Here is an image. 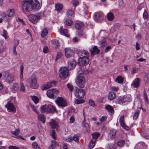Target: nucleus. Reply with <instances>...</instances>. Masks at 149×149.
Listing matches in <instances>:
<instances>
[{
  "mask_svg": "<svg viewBox=\"0 0 149 149\" xmlns=\"http://www.w3.org/2000/svg\"><path fill=\"white\" fill-rule=\"evenodd\" d=\"M22 8L24 12L30 11L36 9H39L40 6L39 1L37 0H26L22 2Z\"/></svg>",
  "mask_w": 149,
  "mask_h": 149,
  "instance_id": "1",
  "label": "nucleus"
},
{
  "mask_svg": "<svg viewBox=\"0 0 149 149\" xmlns=\"http://www.w3.org/2000/svg\"><path fill=\"white\" fill-rule=\"evenodd\" d=\"M76 82L79 88H83L84 87L86 81L82 74H79L78 75L76 80Z\"/></svg>",
  "mask_w": 149,
  "mask_h": 149,
  "instance_id": "2",
  "label": "nucleus"
},
{
  "mask_svg": "<svg viewBox=\"0 0 149 149\" xmlns=\"http://www.w3.org/2000/svg\"><path fill=\"white\" fill-rule=\"evenodd\" d=\"M27 82L29 83L30 87L33 89L37 88L38 87L37 78L34 75H32L30 78L27 79Z\"/></svg>",
  "mask_w": 149,
  "mask_h": 149,
  "instance_id": "3",
  "label": "nucleus"
},
{
  "mask_svg": "<svg viewBox=\"0 0 149 149\" xmlns=\"http://www.w3.org/2000/svg\"><path fill=\"white\" fill-rule=\"evenodd\" d=\"M59 77L61 79H66L69 74V71L68 68L65 67L61 68L59 71Z\"/></svg>",
  "mask_w": 149,
  "mask_h": 149,
  "instance_id": "4",
  "label": "nucleus"
},
{
  "mask_svg": "<svg viewBox=\"0 0 149 149\" xmlns=\"http://www.w3.org/2000/svg\"><path fill=\"white\" fill-rule=\"evenodd\" d=\"M74 95L76 97L78 98H82L84 97L85 94L84 90L80 89L76 87L74 90Z\"/></svg>",
  "mask_w": 149,
  "mask_h": 149,
  "instance_id": "5",
  "label": "nucleus"
},
{
  "mask_svg": "<svg viewBox=\"0 0 149 149\" xmlns=\"http://www.w3.org/2000/svg\"><path fill=\"white\" fill-rule=\"evenodd\" d=\"M89 59L88 56H84L80 57L78 59V63L79 66L83 67L88 64Z\"/></svg>",
  "mask_w": 149,
  "mask_h": 149,
  "instance_id": "6",
  "label": "nucleus"
},
{
  "mask_svg": "<svg viewBox=\"0 0 149 149\" xmlns=\"http://www.w3.org/2000/svg\"><path fill=\"white\" fill-rule=\"evenodd\" d=\"M58 93V91L56 89H51L47 91V94L49 97L54 99L56 97Z\"/></svg>",
  "mask_w": 149,
  "mask_h": 149,
  "instance_id": "7",
  "label": "nucleus"
},
{
  "mask_svg": "<svg viewBox=\"0 0 149 149\" xmlns=\"http://www.w3.org/2000/svg\"><path fill=\"white\" fill-rule=\"evenodd\" d=\"M55 102L59 107H64L67 105L66 101L61 97H58L55 100Z\"/></svg>",
  "mask_w": 149,
  "mask_h": 149,
  "instance_id": "8",
  "label": "nucleus"
},
{
  "mask_svg": "<svg viewBox=\"0 0 149 149\" xmlns=\"http://www.w3.org/2000/svg\"><path fill=\"white\" fill-rule=\"evenodd\" d=\"M104 19V14L101 12H96L94 14V19L97 22L102 21Z\"/></svg>",
  "mask_w": 149,
  "mask_h": 149,
  "instance_id": "9",
  "label": "nucleus"
},
{
  "mask_svg": "<svg viewBox=\"0 0 149 149\" xmlns=\"http://www.w3.org/2000/svg\"><path fill=\"white\" fill-rule=\"evenodd\" d=\"M65 54L67 58L72 57L74 55V51L70 48H65Z\"/></svg>",
  "mask_w": 149,
  "mask_h": 149,
  "instance_id": "10",
  "label": "nucleus"
},
{
  "mask_svg": "<svg viewBox=\"0 0 149 149\" xmlns=\"http://www.w3.org/2000/svg\"><path fill=\"white\" fill-rule=\"evenodd\" d=\"M56 83L57 81L54 80L48 82L47 84L43 85L42 87V90H46L52 87V84L54 85H56Z\"/></svg>",
  "mask_w": 149,
  "mask_h": 149,
  "instance_id": "11",
  "label": "nucleus"
},
{
  "mask_svg": "<svg viewBox=\"0 0 149 149\" xmlns=\"http://www.w3.org/2000/svg\"><path fill=\"white\" fill-rule=\"evenodd\" d=\"M5 107L7 109L9 112H12L15 113L16 112V108L13 104L9 102L5 105Z\"/></svg>",
  "mask_w": 149,
  "mask_h": 149,
  "instance_id": "12",
  "label": "nucleus"
},
{
  "mask_svg": "<svg viewBox=\"0 0 149 149\" xmlns=\"http://www.w3.org/2000/svg\"><path fill=\"white\" fill-rule=\"evenodd\" d=\"M90 51L91 52V56H93L96 54H99L100 50L96 46H94L92 47L90 49Z\"/></svg>",
  "mask_w": 149,
  "mask_h": 149,
  "instance_id": "13",
  "label": "nucleus"
},
{
  "mask_svg": "<svg viewBox=\"0 0 149 149\" xmlns=\"http://www.w3.org/2000/svg\"><path fill=\"white\" fill-rule=\"evenodd\" d=\"M129 99L127 97L118 98L116 100V102L120 104H123L126 102H129Z\"/></svg>",
  "mask_w": 149,
  "mask_h": 149,
  "instance_id": "14",
  "label": "nucleus"
},
{
  "mask_svg": "<svg viewBox=\"0 0 149 149\" xmlns=\"http://www.w3.org/2000/svg\"><path fill=\"white\" fill-rule=\"evenodd\" d=\"M140 82V79L137 78L133 81L131 84V86L134 88H137L139 86Z\"/></svg>",
  "mask_w": 149,
  "mask_h": 149,
  "instance_id": "15",
  "label": "nucleus"
},
{
  "mask_svg": "<svg viewBox=\"0 0 149 149\" xmlns=\"http://www.w3.org/2000/svg\"><path fill=\"white\" fill-rule=\"evenodd\" d=\"M39 18V16L34 15H31L30 16L29 19V21L33 24H35L37 22Z\"/></svg>",
  "mask_w": 149,
  "mask_h": 149,
  "instance_id": "16",
  "label": "nucleus"
},
{
  "mask_svg": "<svg viewBox=\"0 0 149 149\" xmlns=\"http://www.w3.org/2000/svg\"><path fill=\"white\" fill-rule=\"evenodd\" d=\"M116 131L114 129H112L111 130L109 134V136L111 139H114L116 136Z\"/></svg>",
  "mask_w": 149,
  "mask_h": 149,
  "instance_id": "17",
  "label": "nucleus"
},
{
  "mask_svg": "<svg viewBox=\"0 0 149 149\" xmlns=\"http://www.w3.org/2000/svg\"><path fill=\"white\" fill-rule=\"evenodd\" d=\"M60 32L61 34L67 37H68L69 36L67 30L66 29H64L62 26L60 28Z\"/></svg>",
  "mask_w": 149,
  "mask_h": 149,
  "instance_id": "18",
  "label": "nucleus"
},
{
  "mask_svg": "<svg viewBox=\"0 0 149 149\" xmlns=\"http://www.w3.org/2000/svg\"><path fill=\"white\" fill-rule=\"evenodd\" d=\"M49 123L52 129H55L57 126V124L56 121L54 119H52Z\"/></svg>",
  "mask_w": 149,
  "mask_h": 149,
  "instance_id": "19",
  "label": "nucleus"
},
{
  "mask_svg": "<svg viewBox=\"0 0 149 149\" xmlns=\"http://www.w3.org/2000/svg\"><path fill=\"white\" fill-rule=\"evenodd\" d=\"M49 112L53 113L54 112H57L56 109L53 106L48 105Z\"/></svg>",
  "mask_w": 149,
  "mask_h": 149,
  "instance_id": "20",
  "label": "nucleus"
},
{
  "mask_svg": "<svg viewBox=\"0 0 149 149\" xmlns=\"http://www.w3.org/2000/svg\"><path fill=\"white\" fill-rule=\"evenodd\" d=\"M40 111L41 112L44 113H48L49 112L48 110V105H43L42 106Z\"/></svg>",
  "mask_w": 149,
  "mask_h": 149,
  "instance_id": "21",
  "label": "nucleus"
},
{
  "mask_svg": "<svg viewBox=\"0 0 149 149\" xmlns=\"http://www.w3.org/2000/svg\"><path fill=\"white\" fill-rule=\"evenodd\" d=\"M58 145V143L54 140L52 141V144L49 147V149H53L56 147Z\"/></svg>",
  "mask_w": 149,
  "mask_h": 149,
  "instance_id": "22",
  "label": "nucleus"
},
{
  "mask_svg": "<svg viewBox=\"0 0 149 149\" xmlns=\"http://www.w3.org/2000/svg\"><path fill=\"white\" fill-rule=\"evenodd\" d=\"M79 56H89V53L85 51H79L78 52Z\"/></svg>",
  "mask_w": 149,
  "mask_h": 149,
  "instance_id": "23",
  "label": "nucleus"
},
{
  "mask_svg": "<svg viewBox=\"0 0 149 149\" xmlns=\"http://www.w3.org/2000/svg\"><path fill=\"white\" fill-rule=\"evenodd\" d=\"M107 17L109 21L113 20L114 18V15L111 12H110L107 14Z\"/></svg>",
  "mask_w": 149,
  "mask_h": 149,
  "instance_id": "24",
  "label": "nucleus"
},
{
  "mask_svg": "<svg viewBox=\"0 0 149 149\" xmlns=\"http://www.w3.org/2000/svg\"><path fill=\"white\" fill-rule=\"evenodd\" d=\"M105 109L109 112L113 114L114 112V110L112 107L110 105H108L106 106Z\"/></svg>",
  "mask_w": 149,
  "mask_h": 149,
  "instance_id": "25",
  "label": "nucleus"
},
{
  "mask_svg": "<svg viewBox=\"0 0 149 149\" xmlns=\"http://www.w3.org/2000/svg\"><path fill=\"white\" fill-rule=\"evenodd\" d=\"M7 15L8 17H12L15 14L14 10V9H10L6 12Z\"/></svg>",
  "mask_w": 149,
  "mask_h": 149,
  "instance_id": "26",
  "label": "nucleus"
},
{
  "mask_svg": "<svg viewBox=\"0 0 149 149\" xmlns=\"http://www.w3.org/2000/svg\"><path fill=\"white\" fill-rule=\"evenodd\" d=\"M116 96V93L114 92H111L109 94L108 98L110 100H113Z\"/></svg>",
  "mask_w": 149,
  "mask_h": 149,
  "instance_id": "27",
  "label": "nucleus"
},
{
  "mask_svg": "<svg viewBox=\"0 0 149 149\" xmlns=\"http://www.w3.org/2000/svg\"><path fill=\"white\" fill-rule=\"evenodd\" d=\"M106 39L104 38H102L100 42V43L101 47H103L106 45Z\"/></svg>",
  "mask_w": 149,
  "mask_h": 149,
  "instance_id": "28",
  "label": "nucleus"
},
{
  "mask_svg": "<svg viewBox=\"0 0 149 149\" xmlns=\"http://www.w3.org/2000/svg\"><path fill=\"white\" fill-rule=\"evenodd\" d=\"M13 80V77L11 74H9L6 78V81L8 83L12 82Z\"/></svg>",
  "mask_w": 149,
  "mask_h": 149,
  "instance_id": "29",
  "label": "nucleus"
},
{
  "mask_svg": "<svg viewBox=\"0 0 149 149\" xmlns=\"http://www.w3.org/2000/svg\"><path fill=\"white\" fill-rule=\"evenodd\" d=\"M68 64L69 66L70 65L71 67L72 68V69L73 68L75 67L76 65V62L75 61L73 60L71 61L68 62Z\"/></svg>",
  "mask_w": 149,
  "mask_h": 149,
  "instance_id": "30",
  "label": "nucleus"
},
{
  "mask_svg": "<svg viewBox=\"0 0 149 149\" xmlns=\"http://www.w3.org/2000/svg\"><path fill=\"white\" fill-rule=\"evenodd\" d=\"M125 143V141L124 140H120L118 141L117 142V144L120 147H122Z\"/></svg>",
  "mask_w": 149,
  "mask_h": 149,
  "instance_id": "31",
  "label": "nucleus"
},
{
  "mask_svg": "<svg viewBox=\"0 0 149 149\" xmlns=\"http://www.w3.org/2000/svg\"><path fill=\"white\" fill-rule=\"evenodd\" d=\"M115 81L119 83H122L123 81V79L121 76H118L116 79Z\"/></svg>",
  "mask_w": 149,
  "mask_h": 149,
  "instance_id": "32",
  "label": "nucleus"
},
{
  "mask_svg": "<svg viewBox=\"0 0 149 149\" xmlns=\"http://www.w3.org/2000/svg\"><path fill=\"white\" fill-rule=\"evenodd\" d=\"M63 6L62 4L58 3L55 6V8L58 11H60L63 8Z\"/></svg>",
  "mask_w": 149,
  "mask_h": 149,
  "instance_id": "33",
  "label": "nucleus"
},
{
  "mask_svg": "<svg viewBox=\"0 0 149 149\" xmlns=\"http://www.w3.org/2000/svg\"><path fill=\"white\" fill-rule=\"evenodd\" d=\"M93 139H97L100 135L99 133L95 132L91 134Z\"/></svg>",
  "mask_w": 149,
  "mask_h": 149,
  "instance_id": "34",
  "label": "nucleus"
},
{
  "mask_svg": "<svg viewBox=\"0 0 149 149\" xmlns=\"http://www.w3.org/2000/svg\"><path fill=\"white\" fill-rule=\"evenodd\" d=\"M82 26L83 24L81 23H76L75 25V28L78 30L80 29Z\"/></svg>",
  "mask_w": 149,
  "mask_h": 149,
  "instance_id": "35",
  "label": "nucleus"
},
{
  "mask_svg": "<svg viewBox=\"0 0 149 149\" xmlns=\"http://www.w3.org/2000/svg\"><path fill=\"white\" fill-rule=\"evenodd\" d=\"M38 118L39 120L42 121V122L43 123H45V118L43 114H41L39 115L38 117Z\"/></svg>",
  "mask_w": 149,
  "mask_h": 149,
  "instance_id": "36",
  "label": "nucleus"
},
{
  "mask_svg": "<svg viewBox=\"0 0 149 149\" xmlns=\"http://www.w3.org/2000/svg\"><path fill=\"white\" fill-rule=\"evenodd\" d=\"M48 31L47 29L45 28L42 31L41 33V37L42 38L44 37L47 34Z\"/></svg>",
  "mask_w": 149,
  "mask_h": 149,
  "instance_id": "37",
  "label": "nucleus"
},
{
  "mask_svg": "<svg viewBox=\"0 0 149 149\" xmlns=\"http://www.w3.org/2000/svg\"><path fill=\"white\" fill-rule=\"evenodd\" d=\"M95 141L91 140L89 144V148L91 149H92L95 146Z\"/></svg>",
  "mask_w": 149,
  "mask_h": 149,
  "instance_id": "38",
  "label": "nucleus"
},
{
  "mask_svg": "<svg viewBox=\"0 0 149 149\" xmlns=\"http://www.w3.org/2000/svg\"><path fill=\"white\" fill-rule=\"evenodd\" d=\"M85 101L83 100H79L78 99H75L74 101V102L75 104H78L81 103H84Z\"/></svg>",
  "mask_w": 149,
  "mask_h": 149,
  "instance_id": "39",
  "label": "nucleus"
},
{
  "mask_svg": "<svg viewBox=\"0 0 149 149\" xmlns=\"http://www.w3.org/2000/svg\"><path fill=\"white\" fill-rule=\"evenodd\" d=\"M79 136H78L77 134H75L73 137L72 136V140L78 143L79 141Z\"/></svg>",
  "mask_w": 149,
  "mask_h": 149,
  "instance_id": "40",
  "label": "nucleus"
},
{
  "mask_svg": "<svg viewBox=\"0 0 149 149\" xmlns=\"http://www.w3.org/2000/svg\"><path fill=\"white\" fill-rule=\"evenodd\" d=\"M31 99L35 104H36L38 102V98L36 96H32Z\"/></svg>",
  "mask_w": 149,
  "mask_h": 149,
  "instance_id": "41",
  "label": "nucleus"
},
{
  "mask_svg": "<svg viewBox=\"0 0 149 149\" xmlns=\"http://www.w3.org/2000/svg\"><path fill=\"white\" fill-rule=\"evenodd\" d=\"M140 113L139 111L138 110H137L134 113L133 116V118L134 119H136Z\"/></svg>",
  "mask_w": 149,
  "mask_h": 149,
  "instance_id": "42",
  "label": "nucleus"
},
{
  "mask_svg": "<svg viewBox=\"0 0 149 149\" xmlns=\"http://www.w3.org/2000/svg\"><path fill=\"white\" fill-rule=\"evenodd\" d=\"M19 87V85L17 83H15L13 84L12 86V88L15 91H17Z\"/></svg>",
  "mask_w": 149,
  "mask_h": 149,
  "instance_id": "43",
  "label": "nucleus"
},
{
  "mask_svg": "<svg viewBox=\"0 0 149 149\" xmlns=\"http://www.w3.org/2000/svg\"><path fill=\"white\" fill-rule=\"evenodd\" d=\"M143 95H144V100H145L146 102L147 103H149L148 100V97L147 96V94L146 92L145 91H144L143 92Z\"/></svg>",
  "mask_w": 149,
  "mask_h": 149,
  "instance_id": "44",
  "label": "nucleus"
},
{
  "mask_svg": "<svg viewBox=\"0 0 149 149\" xmlns=\"http://www.w3.org/2000/svg\"><path fill=\"white\" fill-rule=\"evenodd\" d=\"M32 146L33 148L35 149H40V147L38 146V143L36 142L33 143H32Z\"/></svg>",
  "mask_w": 149,
  "mask_h": 149,
  "instance_id": "45",
  "label": "nucleus"
},
{
  "mask_svg": "<svg viewBox=\"0 0 149 149\" xmlns=\"http://www.w3.org/2000/svg\"><path fill=\"white\" fill-rule=\"evenodd\" d=\"M119 122L120 123V125H122L123 124L125 123L124 122V116L121 115L120 116V118L119 119Z\"/></svg>",
  "mask_w": 149,
  "mask_h": 149,
  "instance_id": "46",
  "label": "nucleus"
},
{
  "mask_svg": "<svg viewBox=\"0 0 149 149\" xmlns=\"http://www.w3.org/2000/svg\"><path fill=\"white\" fill-rule=\"evenodd\" d=\"M20 132V130L19 129H16L15 131H11V133L14 135H17Z\"/></svg>",
  "mask_w": 149,
  "mask_h": 149,
  "instance_id": "47",
  "label": "nucleus"
},
{
  "mask_svg": "<svg viewBox=\"0 0 149 149\" xmlns=\"http://www.w3.org/2000/svg\"><path fill=\"white\" fill-rule=\"evenodd\" d=\"M73 14V12L72 10H69L68 11L67 13V16L69 18L70 17L72 16Z\"/></svg>",
  "mask_w": 149,
  "mask_h": 149,
  "instance_id": "48",
  "label": "nucleus"
},
{
  "mask_svg": "<svg viewBox=\"0 0 149 149\" xmlns=\"http://www.w3.org/2000/svg\"><path fill=\"white\" fill-rule=\"evenodd\" d=\"M143 17L145 19H147L148 18V15L146 11H145L143 15Z\"/></svg>",
  "mask_w": 149,
  "mask_h": 149,
  "instance_id": "49",
  "label": "nucleus"
},
{
  "mask_svg": "<svg viewBox=\"0 0 149 149\" xmlns=\"http://www.w3.org/2000/svg\"><path fill=\"white\" fill-rule=\"evenodd\" d=\"M84 33L82 31H79L78 32V36L80 37H82L84 35Z\"/></svg>",
  "mask_w": 149,
  "mask_h": 149,
  "instance_id": "50",
  "label": "nucleus"
},
{
  "mask_svg": "<svg viewBox=\"0 0 149 149\" xmlns=\"http://www.w3.org/2000/svg\"><path fill=\"white\" fill-rule=\"evenodd\" d=\"M67 86L70 91H73V86L72 85L70 84H68L67 85Z\"/></svg>",
  "mask_w": 149,
  "mask_h": 149,
  "instance_id": "51",
  "label": "nucleus"
},
{
  "mask_svg": "<svg viewBox=\"0 0 149 149\" xmlns=\"http://www.w3.org/2000/svg\"><path fill=\"white\" fill-rule=\"evenodd\" d=\"M121 126L123 127V128L125 129L126 130H129V127L126 125L125 123L123 124Z\"/></svg>",
  "mask_w": 149,
  "mask_h": 149,
  "instance_id": "52",
  "label": "nucleus"
},
{
  "mask_svg": "<svg viewBox=\"0 0 149 149\" xmlns=\"http://www.w3.org/2000/svg\"><path fill=\"white\" fill-rule=\"evenodd\" d=\"M62 56V54L60 52H58L57 53V56L56 59L57 60Z\"/></svg>",
  "mask_w": 149,
  "mask_h": 149,
  "instance_id": "53",
  "label": "nucleus"
},
{
  "mask_svg": "<svg viewBox=\"0 0 149 149\" xmlns=\"http://www.w3.org/2000/svg\"><path fill=\"white\" fill-rule=\"evenodd\" d=\"M55 131L53 130H51V135L53 138L54 139H56V137L55 136Z\"/></svg>",
  "mask_w": 149,
  "mask_h": 149,
  "instance_id": "54",
  "label": "nucleus"
},
{
  "mask_svg": "<svg viewBox=\"0 0 149 149\" xmlns=\"http://www.w3.org/2000/svg\"><path fill=\"white\" fill-rule=\"evenodd\" d=\"M20 90L22 91L23 92H24L25 91V88L24 85V84L23 83H21V86H20Z\"/></svg>",
  "mask_w": 149,
  "mask_h": 149,
  "instance_id": "55",
  "label": "nucleus"
},
{
  "mask_svg": "<svg viewBox=\"0 0 149 149\" xmlns=\"http://www.w3.org/2000/svg\"><path fill=\"white\" fill-rule=\"evenodd\" d=\"M53 42L54 45H56L57 47L59 45V44L58 43V41L57 40H54L53 41Z\"/></svg>",
  "mask_w": 149,
  "mask_h": 149,
  "instance_id": "56",
  "label": "nucleus"
},
{
  "mask_svg": "<svg viewBox=\"0 0 149 149\" xmlns=\"http://www.w3.org/2000/svg\"><path fill=\"white\" fill-rule=\"evenodd\" d=\"M119 5L120 7H123L124 6L123 0L119 1Z\"/></svg>",
  "mask_w": 149,
  "mask_h": 149,
  "instance_id": "57",
  "label": "nucleus"
},
{
  "mask_svg": "<svg viewBox=\"0 0 149 149\" xmlns=\"http://www.w3.org/2000/svg\"><path fill=\"white\" fill-rule=\"evenodd\" d=\"M7 34L8 33L7 31L6 30H3V33L2 35L3 36L5 37V39H6L7 38L6 36Z\"/></svg>",
  "mask_w": 149,
  "mask_h": 149,
  "instance_id": "58",
  "label": "nucleus"
},
{
  "mask_svg": "<svg viewBox=\"0 0 149 149\" xmlns=\"http://www.w3.org/2000/svg\"><path fill=\"white\" fill-rule=\"evenodd\" d=\"M72 21L70 20H68L66 21V24L68 26H70L72 24Z\"/></svg>",
  "mask_w": 149,
  "mask_h": 149,
  "instance_id": "59",
  "label": "nucleus"
},
{
  "mask_svg": "<svg viewBox=\"0 0 149 149\" xmlns=\"http://www.w3.org/2000/svg\"><path fill=\"white\" fill-rule=\"evenodd\" d=\"M89 104L91 106L94 107L95 106L94 102L93 100H89Z\"/></svg>",
  "mask_w": 149,
  "mask_h": 149,
  "instance_id": "60",
  "label": "nucleus"
},
{
  "mask_svg": "<svg viewBox=\"0 0 149 149\" xmlns=\"http://www.w3.org/2000/svg\"><path fill=\"white\" fill-rule=\"evenodd\" d=\"M120 28V26L119 24L118 23H116L114 25V29L115 31H116V29H119Z\"/></svg>",
  "mask_w": 149,
  "mask_h": 149,
  "instance_id": "61",
  "label": "nucleus"
},
{
  "mask_svg": "<svg viewBox=\"0 0 149 149\" xmlns=\"http://www.w3.org/2000/svg\"><path fill=\"white\" fill-rule=\"evenodd\" d=\"M70 123H72L74 122V116H72L70 118Z\"/></svg>",
  "mask_w": 149,
  "mask_h": 149,
  "instance_id": "62",
  "label": "nucleus"
},
{
  "mask_svg": "<svg viewBox=\"0 0 149 149\" xmlns=\"http://www.w3.org/2000/svg\"><path fill=\"white\" fill-rule=\"evenodd\" d=\"M48 47L47 46H45L43 50V52L45 53H47L48 52Z\"/></svg>",
  "mask_w": 149,
  "mask_h": 149,
  "instance_id": "63",
  "label": "nucleus"
},
{
  "mask_svg": "<svg viewBox=\"0 0 149 149\" xmlns=\"http://www.w3.org/2000/svg\"><path fill=\"white\" fill-rule=\"evenodd\" d=\"M138 71V69L136 68H134L132 70H131V73L133 74L136 73Z\"/></svg>",
  "mask_w": 149,
  "mask_h": 149,
  "instance_id": "64",
  "label": "nucleus"
}]
</instances>
